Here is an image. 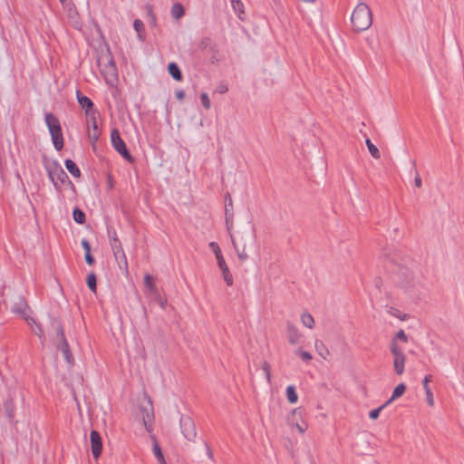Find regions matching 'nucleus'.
<instances>
[{
  "label": "nucleus",
  "mask_w": 464,
  "mask_h": 464,
  "mask_svg": "<svg viewBox=\"0 0 464 464\" xmlns=\"http://www.w3.org/2000/svg\"><path fill=\"white\" fill-rule=\"evenodd\" d=\"M387 258L396 266L394 276L396 284L401 288L413 294L422 287V276L420 271L414 270L413 266L399 264L398 260L392 256L391 254L387 255Z\"/></svg>",
  "instance_id": "nucleus-1"
},
{
  "label": "nucleus",
  "mask_w": 464,
  "mask_h": 464,
  "mask_svg": "<svg viewBox=\"0 0 464 464\" xmlns=\"http://www.w3.org/2000/svg\"><path fill=\"white\" fill-rule=\"evenodd\" d=\"M50 331L53 334V340L56 343L57 350L63 353L64 360L68 364L73 365L74 357L65 338L63 324L58 318L50 317Z\"/></svg>",
  "instance_id": "nucleus-2"
},
{
  "label": "nucleus",
  "mask_w": 464,
  "mask_h": 464,
  "mask_svg": "<svg viewBox=\"0 0 464 464\" xmlns=\"http://www.w3.org/2000/svg\"><path fill=\"white\" fill-rule=\"evenodd\" d=\"M351 22L353 31L367 30L372 24V14L370 7L365 3H359L352 14Z\"/></svg>",
  "instance_id": "nucleus-3"
},
{
  "label": "nucleus",
  "mask_w": 464,
  "mask_h": 464,
  "mask_svg": "<svg viewBox=\"0 0 464 464\" xmlns=\"http://www.w3.org/2000/svg\"><path fill=\"white\" fill-rule=\"evenodd\" d=\"M45 123L51 134L54 148L57 150H61L63 147V137L58 118L54 114L48 112L45 114Z\"/></svg>",
  "instance_id": "nucleus-4"
},
{
  "label": "nucleus",
  "mask_w": 464,
  "mask_h": 464,
  "mask_svg": "<svg viewBox=\"0 0 464 464\" xmlns=\"http://www.w3.org/2000/svg\"><path fill=\"white\" fill-rule=\"evenodd\" d=\"M49 179L52 180L54 188L57 190H61L60 184H68L72 188L74 189L73 183L70 180L67 173L57 163L54 162L46 168Z\"/></svg>",
  "instance_id": "nucleus-5"
},
{
  "label": "nucleus",
  "mask_w": 464,
  "mask_h": 464,
  "mask_svg": "<svg viewBox=\"0 0 464 464\" xmlns=\"http://www.w3.org/2000/svg\"><path fill=\"white\" fill-rule=\"evenodd\" d=\"M390 351L393 357L394 372L397 375H402L405 370L406 355L402 348L399 346L395 340H392L390 344Z\"/></svg>",
  "instance_id": "nucleus-6"
},
{
  "label": "nucleus",
  "mask_w": 464,
  "mask_h": 464,
  "mask_svg": "<svg viewBox=\"0 0 464 464\" xmlns=\"http://www.w3.org/2000/svg\"><path fill=\"white\" fill-rule=\"evenodd\" d=\"M111 140L115 150L127 161L134 162V158L128 150L124 140L121 139L120 131L117 129H113L111 133Z\"/></svg>",
  "instance_id": "nucleus-7"
},
{
  "label": "nucleus",
  "mask_w": 464,
  "mask_h": 464,
  "mask_svg": "<svg viewBox=\"0 0 464 464\" xmlns=\"http://www.w3.org/2000/svg\"><path fill=\"white\" fill-rule=\"evenodd\" d=\"M111 248L112 250L115 261L118 264L119 268L125 274L129 273L128 261L126 254L122 248V245L120 239H115L110 242Z\"/></svg>",
  "instance_id": "nucleus-8"
},
{
  "label": "nucleus",
  "mask_w": 464,
  "mask_h": 464,
  "mask_svg": "<svg viewBox=\"0 0 464 464\" xmlns=\"http://www.w3.org/2000/svg\"><path fill=\"white\" fill-rule=\"evenodd\" d=\"M180 430L186 440L194 441L197 437L194 420L188 415H182L179 419Z\"/></svg>",
  "instance_id": "nucleus-9"
},
{
  "label": "nucleus",
  "mask_w": 464,
  "mask_h": 464,
  "mask_svg": "<svg viewBox=\"0 0 464 464\" xmlns=\"http://www.w3.org/2000/svg\"><path fill=\"white\" fill-rule=\"evenodd\" d=\"M76 98L81 108L85 111V114L90 119H94L98 111L93 108L92 101L87 96L83 95L80 91L76 92Z\"/></svg>",
  "instance_id": "nucleus-10"
},
{
  "label": "nucleus",
  "mask_w": 464,
  "mask_h": 464,
  "mask_svg": "<svg viewBox=\"0 0 464 464\" xmlns=\"http://www.w3.org/2000/svg\"><path fill=\"white\" fill-rule=\"evenodd\" d=\"M29 310V305L23 295H17L14 297L13 305L11 307V311L14 314L22 316L25 320V317L29 316L27 314Z\"/></svg>",
  "instance_id": "nucleus-11"
},
{
  "label": "nucleus",
  "mask_w": 464,
  "mask_h": 464,
  "mask_svg": "<svg viewBox=\"0 0 464 464\" xmlns=\"http://www.w3.org/2000/svg\"><path fill=\"white\" fill-rule=\"evenodd\" d=\"M303 411L304 410L302 408H295L291 411L290 415L287 418L288 424L291 426H295L300 433H304L308 428L306 422H298L297 418H302Z\"/></svg>",
  "instance_id": "nucleus-12"
},
{
  "label": "nucleus",
  "mask_w": 464,
  "mask_h": 464,
  "mask_svg": "<svg viewBox=\"0 0 464 464\" xmlns=\"http://www.w3.org/2000/svg\"><path fill=\"white\" fill-rule=\"evenodd\" d=\"M91 449L94 459H98L102 451V441L100 433L92 430L90 434Z\"/></svg>",
  "instance_id": "nucleus-13"
},
{
  "label": "nucleus",
  "mask_w": 464,
  "mask_h": 464,
  "mask_svg": "<svg viewBox=\"0 0 464 464\" xmlns=\"http://www.w3.org/2000/svg\"><path fill=\"white\" fill-rule=\"evenodd\" d=\"M63 7L67 12L68 19L72 26L76 29H81L82 22L74 5L70 1L69 3L63 5Z\"/></svg>",
  "instance_id": "nucleus-14"
},
{
  "label": "nucleus",
  "mask_w": 464,
  "mask_h": 464,
  "mask_svg": "<svg viewBox=\"0 0 464 464\" xmlns=\"http://www.w3.org/2000/svg\"><path fill=\"white\" fill-rule=\"evenodd\" d=\"M102 73L104 74V77L107 82L111 80H117L118 71L112 56L109 55L107 57V63L104 65V68L102 69Z\"/></svg>",
  "instance_id": "nucleus-15"
},
{
  "label": "nucleus",
  "mask_w": 464,
  "mask_h": 464,
  "mask_svg": "<svg viewBox=\"0 0 464 464\" xmlns=\"http://www.w3.org/2000/svg\"><path fill=\"white\" fill-rule=\"evenodd\" d=\"M218 266L222 272L223 278L227 285H233V276L229 271L228 266L226 264V261L223 256H218L217 259Z\"/></svg>",
  "instance_id": "nucleus-16"
},
{
  "label": "nucleus",
  "mask_w": 464,
  "mask_h": 464,
  "mask_svg": "<svg viewBox=\"0 0 464 464\" xmlns=\"http://www.w3.org/2000/svg\"><path fill=\"white\" fill-rule=\"evenodd\" d=\"M25 321L31 326L32 331L34 332V334H36L41 340L45 339L42 325L38 322H36L31 316L25 317Z\"/></svg>",
  "instance_id": "nucleus-17"
},
{
  "label": "nucleus",
  "mask_w": 464,
  "mask_h": 464,
  "mask_svg": "<svg viewBox=\"0 0 464 464\" xmlns=\"http://www.w3.org/2000/svg\"><path fill=\"white\" fill-rule=\"evenodd\" d=\"M300 334L298 329L290 322H287V339L292 344L299 342Z\"/></svg>",
  "instance_id": "nucleus-18"
},
{
  "label": "nucleus",
  "mask_w": 464,
  "mask_h": 464,
  "mask_svg": "<svg viewBox=\"0 0 464 464\" xmlns=\"http://www.w3.org/2000/svg\"><path fill=\"white\" fill-rule=\"evenodd\" d=\"M168 72L174 80H176L178 82H180L183 78L182 72H181L179 65L174 62L169 63Z\"/></svg>",
  "instance_id": "nucleus-19"
},
{
  "label": "nucleus",
  "mask_w": 464,
  "mask_h": 464,
  "mask_svg": "<svg viewBox=\"0 0 464 464\" xmlns=\"http://www.w3.org/2000/svg\"><path fill=\"white\" fill-rule=\"evenodd\" d=\"M152 440H153L152 450H153L154 456L156 457L159 464H166L162 450L159 445L157 439L154 436L152 437Z\"/></svg>",
  "instance_id": "nucleus-20"
},
{
  "label": "nucleus",
  "mask_w": 464,
  "mask_h": 464,
  "mask_svg": "<svg viewBox=\"0 0 464 464\" xmlns=\"http://www.w3.org/2000/svg\"><path fill=\"white\" fill-rule=\"evenodd\" d=\"M66 169L74 177V178H80L81 177V170L78 168V166L75 164V162L70 159H67L64 162Z\"/></svg>",
  "instance_id": "nucleus-21"
},
{
  "label": "nucleus",
  "mask_w": 464,
  "mask_h": 464,
  "mask_svg": "<svg viewBox=\"0 0 464 464\" xmlns=\"http://www.w3.org/2000/svg\"><path fill=\"white\" fill-rule=\"evenodd\" d=\"M405 391L406 385L404 383H400L399 385H397L392 392V397L388 401H386V404L390 405L394 400L402 396Z\"/></svg>",
  "instance_id": "nucleus-22"
},
{
  "label": "nucleus",
  "mask_w": 464,
  "mask_h": 464,
  "mask_svg": "<svg viewBox=\"0 0 464 464\" xmlns=\"http://www.w3.org/2000/svg\"><path fill=\"white\" fill-rule=\"evenodd\" d=\"M314 346H315V349H316L317 353H319V355L322 358H324V360H327L328 356H330V352L327 349V347L324 345L323 341L316 340L314 343Z\"/></svg>",
  "instance_id": "nucleus-23"
},
{
  "label": "nucleus",
  "mask_w": 464,
  "mask_h": 464,
  "mask_svg": "<svg viewBox=\"0 0 464 464\" xmlns=\"http://www.w3.org/2000/svg\"><path fill=\"white\" fill-rule=\"evenodd\" d=\"M90 120L92 121V130H89L88 136L93 140V142H95L99 139L101 131L97 126L96 116H94V119Z\"/></svg>",
  "instance_id": "nucleus-24"
},
{
  "label": "nucleus",
  "mask_w": 464,
  "mask_h": 464,
  "mask_svg": "<svg viewBox=\"0 0 464 464\" xmlns=\"http://www.w3.org/2000/svg\"><path fill=\"white\" fill-rule=\"evenodd\" d=\"M172 17L175 19L181 18L185 14V9L180 3H175L170 10Z\"/></svg>",
  "instance_id": "nucleus-25"
},
{
  "label": "nucleus",
  "mask_w": 464,
  "mask_h": 464,
  "mask_svg": "<svg viewBox=\"0 0 464 464\" xmlns=\"http://www.w3.org/2000/svg\"><path fill=\"white\" fill-rule=\"evenodd\" d=\"M144 285L146 288L151 293L155 294L157 292V287L154 283V278L151 275L146 274L144 276Z\"/></svg>",
  "instance_id": "nucleus-26"
},
{
  "label": "nucleus",
  "mask_w": 464,
  "mask_h": 464,
  "mask_svg": "<svg viewBox=\"0 0 464 464\" xmlns=\"http://www.w3.org/2000/svg\"><path fill=\"white\" fill-rule=\"evenodd\" d=\"M72 218H73V220L80 225L84 224L85 220H86L85 213L78 208H75L73 209Z\"/></svg>",
  "instance_id": "nucleus-27"
},
{
  "label": "nucleus",
  "mask_w": 464,
  "mask_h": 464,
  "mask_svg": "<svg viewBox=\"0 0 464 464\" xmlns=\"http://www.w3.org/2000/svg\"><path fill=\"white\" fill-rule=\"evenodd\" d=\"M365 143L370 154L376 160L380 159L381 153L379 151V149L372 142V140L370 139H366Z\"/></svg>",
  "instance_id": "nucleus-28"
},
{
  "label": "nucleus",
  "mask_w": 464,
  "mask_h": 464,
  "mask_svg": "<svg viewBox=\"0 0 464 464\" xmlns=\"http://www.w3.org/2000/svg\"><path fill=\"white\" fill-rule=\"evenodd\" d=\"M286 397L290 403H295L298 401V395L295 392V388L294 385H289L286 388Z\"/></svg>",
  "instance_id": "nucleus-29"
},
{
  "label": "nucleus",
  "mask_w": 464,
  "mask_h": 464,
  "mask_svg": "<svg viewBox=\"0 0 464 464\" xmlns=\"http://www.w3.org/2000/svg\"><path fill=\"white\" fill-rule=\"evenodd\" d=\"M87 285L90 288V290L93 293H96L97 290V277L95 273L91 272L87 276Z\"/></svg>",
  "instance_id": "nucleus-30"
},
{
  "label": "nucleus",
  "mask_w": 464,
  "mask_h": 464,
  "mask_svg": "<svg viewBox=\"0 0 464 464\" xmlns=\"http://www.w3.org/2000/svg\"><path fill=\"white\" fill-rule=\"evenodd\" d=\"M301 322L305 327L309 329H312L314 325V317L309 313L302 314Z\"/></svg>",
  "instance_id": "nucleus-31"
},
{
  "label": "nucleus",
  "mask_w": 464,
  "mask_h": 464,
  "mask_svg": "<svg viewBox=\"0 0 464 464\" xmlns=\"http://www.w3.org/2000/svg\"><path fill=\"white\" fill-rule=\"evenodd\" d=\"M233 219H234V213H231V209H226L225 211V221L227 229L228 232H230L231 228L233 227Z\"/></svg>",
  "instance_id": "nucleus-32"
},
{
  "label": "nucleus",
  "mask_w": 464,
  "mask_h": 464,
  "mask_svg": "<svg viewBox=\"0 0 464 464\" xmlns=\"http://www.w3.org/2000/svg\"><path fill=\"white\" fill-rule=\"evenodd\" d=\"M231 4L235 12L238 14V17L242 19L241 14H244L243 3L240 0H231Z\"/></svg>",
  "instance_id": "nucleus-33"
},
{
  "label": "nucleus",
  "mask_w": 464,
  "mask_h": 464,
  "mask_svg": "<svg viewBox=\"0 0 464 464\" xmlns=\"http://www.w3.org/2000/svg\"><path fill=\"white\" fill-rule=\"evenodd\" d=\"M133 27L135 31L138 33V36L140 39H143L141 36V32L144 31V24L143 22L140 19H135L133 23Z\"/></svg>",
  "instance_id": "nucleus-34"
},
{
  "label": "nucleus",
  "mask_w": 464,
  "mask_h": 464,
  "mask_svg": "<svg viewBox=\"0 0 464 464\" xmlns=\"http://www.w3.org/2000/svg\"><path fill=\"white\" fill-rule=\"evenodd\" d=\"M389 404H386V401L382 405L380 406L379 408L377 409H374V410H372L369 413V417L370 419L372 420H376L379 415H380V412L388 406Z\"/></svg>",
  "instance_id": "nucleus-35"
},
{
  "label": "nucleus",
  "mask_w": 464,
  "mask_h": 464,
  "mask_svg": "<svg viewBox=\"0 0 464 464\" xmlns=\"http://www.w3.org/2000/svg\"><path fill=\"white\" fill-rule=\"evenodd\" d=\"M392 340H395L396 343L398 340H400L404 343H407L409 342L408 336L406 335L405 332L401 329L396 333L395 336Z\"/></svg>",
  "instance_id": "nucleus-36"
},
{
  "label": "nucleus",
  "mask_w": 464,
  "mask_h": 464,
  "mask_svg": "<svg viewBox=\"0 0 464 464\" xmlns=\"http://www.w3.org/2000/svg\"><path fill=\"white\" fill-rule=\"evenodd\" d=\"M232 244H233V246H234V247H235V249H236V251L237 253L238 258L241 261H246L248 258V256H247V254L245 251V247L242 250H239L238 247L236 245L235 240L233 238H232Z\"/></svg>",
  "instance_id": "nucleus-37"
},
{
  "label": "nucleus",
  "mask_w": 464,
  "mask_h": 464,
  "mask_svg": "<svg viewBox=\"0 0 464 464\" xmlns=\"http://www.w3.org/2000/svg\"><path fill=\"white\" fill-rule=\"evenodd\" d=\"M262 370L264 371L265 372V375H266V381L268 383L271 382V368H270V364L267 362H263L262 363Z\"/></svg>",
  "instance_id": "nucleus-38"
},
{
  "label": "nucleus",
  "mask_w": 464,
  "mask_h": 464,
  "mask_svg": "<svg viewBox=\"0 0 464 464\" xmlns=\"http://www.w3.org/2000/svg\"><path fill=\"white\" fill-rule=\"evenodd\" d=\"M226 209H231V213H234L232 198L228 192L225 195V210Z\"/></svg>",
  "instance_id": "nucleus-39"
},
{
  "label": "nucleus",
  "mask_w": 464,
  "mask_h": 464,
  "mask_svg": "<svg viewBox=\"0 0 464 464\" xmlns=\"http://www.w3.org/2000/svg\"><path fill=\"white\" fill-rule=\"evenodd\" d=\"M296 354L300 356V358L304 362H309L312 360V354L306 351H303L301 349H298L296 352Z\"/></svg>",
  "instance_id": "nucleus-40"
},
{
  "label": "nucleus",
  "mask_w": 464,
  "mask_h": 464,
  "mask_svg": "<svg viewBox=\"0 0 464 464\" xmlns=\"http://www.w3.org/2000/svg\"><path fill=\"white\" fill-rule=\"evenodd\" d=\"M210 249L214 252L216 258L218 259V256H223L220 247L218 243L216 242H210L209 243Z\"/></svg>",
  "instance_id": "nucleus-41"
},
{
  "label": "nucleus",
  "mask_w": 464,
  "mask_h": 464,
  "mask_svg": "<svg viewBox=\"0 0 464 464\" xmlns=\"http://www.w3.org/2000/svg\"><path fill=\"white\" fill-rule=\"evenodd\" d=\"M200 100H201V103H202L203 107L206 108L207 110H208L210 108V101L206 92H203L200 95Z\"/></svg>",
  "instance_id": "nucleus-42"
},
{
  "label": "nucleus",
  "mask_w": 464,
  "mask_h": 464,
  "mask_svg": "<svg viewBox=\"0 0 464 464\" xmlns=\"http://www.w3.org/2000/svg\"><path fill=\"white\" fill-rule=\"evenodd\" d=\"M425 395H426V401H427L428 405L432 407L434 405V398H433V393H432L431 390L427 389V391L425 392Z\"/></svg>",
  "instance_id": "nucleus-43"
},
{
  "label": "nucleus",
  "mask_w": 464,
  "mask_h": 464,
  "mask_svg": "<svg viewBox=\"0 0 464 464\" xmlns=\"http://www.w3.org/2000/svg\"><path fill=\"white\" fill-rule=\"evenodd\" d=\"M210 44H211L210 37H204L199 42L198 46H199L200 49L205 50V49H207L208 47L210 46Z\"/></svg>",
  "instance_id": "nucleus-44"
},
{
  "label": "nucleus",
  "mask_w": 464,
  "mask_h": 464,
  "mask_svg": "<svg viewBox=\"0 0 464 464\" xmlns=\"http://www.w3.org/2000/svg\"><path fill=\"white\" fill-rule=\"evenodd\" d=\"M107 232H108V237H109V242L114 241V238L115 239H120L118 237L117 232H116V230L114 228L108 227L107 228Z\"/></svg>",
  "instance_id": "nucleus-45"
},
{
  "label": "nucleus",
  "mask_w": 464,
  "mask_h": 464,
  "mask_svg": "<svg viewBox=\"0 0 464 464\" xmlns=\"http://www.w3.org/2000/svg\"><path fill=\"white\" fill-rule=\"evenodd\" d=\"M142 420L146 429L149 430L148 427L151 425V415L149 411H146L145 414L143 413Z\"/></svg>",
  "instance_id": "nucleus-46"
},
{
  "label": "nucleus",
  "mask_w": 464,
  "mask_h": 464,
  "mask_svg": "<svg viewBox=\"0 0 464 464\" xmlns=\"http://www.w3.org/2000/svg\"><path fill=\"white\" fill-rule=\"evenodd\" d=\"M389 313H390L392 315H393V316H395V317H398V318H400V319H401V320H402V321L406 320V318L408 317V315H407V314L401 315V314H400V311H398L397 309H394V308H392V307L390 309Z\"/></svg>",
  "instance_id": "nucleus-47"
},
{
  "label": "nucleus",
  "mask_w": 464,
  "mask_h": 464,
  "mask_svg": "<svg viewBox=\"0 0 464 464\" xmlns=\"http://www.w3.org/2000/svg\"><path fill=\"white\" fill-rule=\"evenodd\" d=\"M146 10H147L148 15L151 18L152 22L155 23L156 22V16H155V14L153 12L152 5H146Z\"/></svg>",
  "instance_id": "nucleus-48"
},
{
  "label": "nucleus",
  "mask_w": 464,
  "mask_h": 464,
  "mask_svg": "<svg viewBox=\"0 0 464 464\" xmlns=\"http://www.w3.org/2000/svg\"><path fill=\"white\" fill-rule=\"evenodd\" d=\"M84 259H85V262L89 265V266H92L94 263H95V259L94 257L92 256V255L90 253H85L84 255Z\"/></svg>",
  "instance_id": "nucleus-49"
},
{
  "label": "nucleus",
  "mask_w": 464,
  "mask_h": 464,
  "mask_svg": "<svg viewBox=\"0 0 464 464\" xmlns=\"http://www.w3.org/2000/svg\"><path fill=\"white\" fill-rule=\"evenodd\" d=\"M81 245H82V248L84 249L85 253H90L91 252V245H90L89 241L86 238H83L82 240Z\"/></svg>",
  "instance_id": "nucleus-50"
},
{
  "label": "nucleus",
  "mask_w": 464,
  "mask_h": 464,
  "mask_svg": "<svg viewBox=\"0 0 464 464\" xmlns=\"http://www.w3.org/2000/svg\"><path fill=\"white\" fill-rule=\"evenodd\" d=\"M432 376L431 375H426L422 381V385L424 388V391L426 392L427 389H430L429 386V382H431Z\"/></svg>",
  "instance_id": "nucleus-51"
},
{
  "label": "nucleus",
  "mask_w": 464,
  "mask_h": 464,
  "mask_svg": "<svg viewBox=\"0 0 464 464\" xmlns=\"http://www.w3.org/2000/svg\"><path fill=\"white\" fill-rule=\"evenodd\" d=\"M414 184L417 188H420L422 186V181H421V178L420 176L419 175V173L417 172L416 176H415V179H414Z\"/></svg>",
  "instance_id": "nucleus-52"
},
{
  "label": "nucleus",
  "mask_w": 464,
  "mask_h": 464,
  "mask_svg": "<svg viewBox=\"0 0 464 464\" xmlns=\"http://www.w3.org/2000/svg\"><path fill=\"white\" fill-rule=\"evenodd\" d=\"M175 95H176V98L179 101L183 100L184 97H185V92L184 91L182 90H178L176 92H175Z\"/></svg>",
  "instance_id": "nucleus-53"
},
{
  "label": "nucleus",
  "mask_w": 464,
  "mask_h": 464,
  "mask_svg": "<svg viewBox=\"0 0 464 464\" xmlns=\"http://www.w3.org/2000/svg\"><path fill=\"white\" fill-rule=\"evenodd\" d=\"M206 445V450H207V455L208 457L210 459H214V455H213V452H212V450L211 448L209 447V445L208 443L205 444Z\"/></svg>",
  "instance_id": "nucleus-54"
},
{
  "label": "nucleus",
  "mask_w": 464,
  "mask_h": 464,
  "mask_svg": "<svg viewBox=\"0 0 464 464\" xmlns=\"http://www.w3.org/2000/svg\"><path fill=\"white\" fill-rule=\"evenodd\" d=\"M5 411H6V414L8 416V418H13L14 417V412H13V410H10L8 408V404L5 405Z\"/></svg>",
  "instance_id": "nucleus-55"
},
{
  "label": "nucleus",
  "mask_w": 464,
  "mask_h": 464,
  "mask_svg": "<svg viewBox=\"0 0 464 464\" xmlns=\"http://www.w3.org/2000/svg\"><path fill=\"white\" fill-rule=\"evenodd\" d=\"M227 91V87H222V88H220L219 92H220V93H224V92H226Z\"/></svg>",
  "instance_id": "nucleus-56"
},
{
  "label": "nucleus",
  "mask_w": 464,
  "mask_h": 464,
  "mask_svg": "<svg viewBox=\"0 0 464 464\" xmlns=\"http://www.w3.org/2000/svg\"><path fill=\"white\" fill-rule=\"evenodd\" d=\"M59 1H60V3L62 4V5H65V4H67V3H69V2H70V1H68V0H59Z\"/></svg>",
  "instance_id": "nucleus-57"
},
{
  "label": "nucleus",
  "mask_w": 464,
  "mask_h": 464,
  "mask_svg": "<svg viewBox=\"0 0 464 464\" xmlns=\"http://www.w3.org/2000/svg\"><path fill=\"white\" fill-rule=\"evenodd\" d=\"M303 2H305V3H312V2H314L315 0H302Z\"/></svg>",
  "instance_id": "nucleus-58"
},
{
  "label": "nucleus",
  "mask_w": 464,
  "mask_h": 464,
  "mask_svg": "<svg viewBox=\"0 0 464 464\" xmlns=\"http://www.w3.org/2000/svg\"><path fill=\"white\" fill-rule=\"evenodd\" d=\"M165 304H166V301H164V302H160V306H161L162 308H164V307H165Z\"/></svg>",
  "instance_id": "nucleus-59"
}]
</instances>
